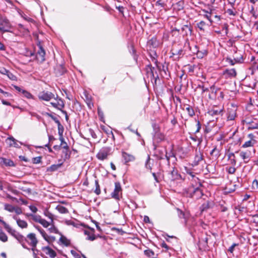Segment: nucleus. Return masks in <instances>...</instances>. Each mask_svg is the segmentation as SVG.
Here are the masks:
<instances>
[{
  "label": "nucleus",
  "instance_id": "obj_40",
  "mask_svg": "<svg viewBox=\"0 0 258 258\" xmlns=\"http://www.w3.org/2000/svg\"><path fill=\"white\" fill-rule=\"evenodd\" d=\"M0 240L4 242L8 240V237L4 232H0Z\"/></svg>",
  "mask_w": 258,
  "mask_h": 258
},
{
  "label": "nucleus",
  "instance_id": "obj_37",
  "mask_svg": "<svg viewBox=\"0 0 258 258\" xmlns=\"http://www.w3.org/2000/svg\"><path fill=\"white\" fill-rule=\"evenodd\" d=\"M15 206H13L10 204L5 205V209L10 212H14Z\"/></svg>",
  "mask_w": 258,
  "mask_h": 258
},
{
  "label": "nucleus",
  "instance_id": "obj_45",
  "mask_svg": "<svg viewBox=\"0 0 258 258\" xmlns=\"http://www.w3.org/2000/svg\"><path fill=\"white\" fill-rule=\"evenodd\" d=\"M71 253L74 256L75 258H80L81 257L80 254L78 252L76 251L75 250H71Z\"/></svg>",
  "mask_w": 258,
  "mask_h": 258
},
{
  "label": "nucleus",
  "instance_id": "obj_20",
  "mask_svg": "<svg viewBox=\"0 0 258 258\" xmlns=\"http://www.w3.org/2000/svg\"><path fill=\"white\" fill-rule=\"evenodd\" d=\"M43 249L47 250V252H46V254H48L51 258H54L56 255V253L55 251L49 246H45L43 248Z\"/></svg>",
  "mask_w": 258,
  "mask_h": 258
},
{
  "label": "nucleus",
  "instance_id": "obj_16",
  "mask_svg": "<svg viewBox=\"0 0 258 258\" xmlns=\"http://www.w3.org/2000/svg\"><path fill=\"white\" fill-rule=\"evenodd\" d=\"M0 164L5 165L7 166H14V163L13 161L9 159L3 157H0Z\"/></svg>",
  "mask_w": 258,
  "mask_h": 258
},
{
  "label": "nucleus",
  "instance_id": "obj_32",
  "mask_svg": "<svg viewBox=\"0 0 258 258\" xmlns=\"http://www.w3.org/2000/svg\"><path fill=\"white\" fill-rule=\"evenodd\" d=\"M203 195V193L201 189L199 188V189H197L195 191V195L193 197L194 199L198 200L201 198Z\"/></svg>",
  "mask_w": 258,
  "mask_h": 258
},
{
  "label": "nucleus",
  "instance_id": "obj_15",
  "mask_svg": "<svg viewBox=\"0 0 258 258\" xmlns=\"http://www.w3.org/2000/svg\"><path fill=\"white\" fill-rule=\"evenodd\" d=\"M8 231L11 233L20 244H21V242H23V236L22 234L17 232L15 230H12L11 229Z\"/></svg>",
  "mask_w": 258,
  "mask_h": 258
},
{
  "label": "nucleus",
  "instance_id": "obj_39",
  "mask_svg": "<svg viewBox=\"0 0 258 258\" xmlns=\"http://www.w3.org/2000/svg\"><path fill=\"white\" fill-rule=\"evenodd\" d=\"M39 223L41 224L44 228H47L49 225H51V223L47 221L46 220L42 219L40 221Z\"/></svg>",
  "mask_w": 258,
  "mask_h": 258
},
{
  "label": "nucleus",
  "instance_id": "obj_17",
  "mask_svg": "<svg viewBox=\"0 0 258 258\" xmlns=\"http://www.w3.org/2000/svg\"><path fill=\"white\" fill-rule=\"evenodd\" d=\"M186 172L189 175V177H188V178L191 181V182H192L191 183H199V179L195 176V173L194 172L190 171L189 170H187Z\"/></svg>",
  "mask_w": 258,
  "mask_h": 258
},
{
  "label": "nucleus",
  "instance_id": "obj_2",
  "mask_svg": "<svg viewBox=\"0 0 258 258\" xmlns=\"http://www.w3.org/2000/svg\"><path fill=\"white\" fill-rule=\"evenodd\" d=\"M12 25L9 20L5 16L0 14V31L10 32Z\"/></svg>",
  "mask_w": 258,
  "mask_h": 258
},
{
  "label": "nucleus",
  "instance_id": "obj_9",
  "mask_svg": "<svg viewBox=\"0 0 258 258\" xmlns=\"http://www.w3.org/2000/svg\"><path fill=\"white\" fill-rule=\"evenodd\" d=\"M249 140L246 141L242 145V148H246L251 147L256 143V140L254 139V136L252 134H249L248 135Z\"/></svg>",
  "mask_w": 258,
  "mask_h": 258
},
{
  "label": "nucleus",
  "instance_id": "obj_57",
  "mask_svg": "<svg viewBox=\"0 0 258 258\" xmlns=\"http://www.w3.org/2000/svg\"><path fill=\"white\" fill-rule=\"evenodd\" d=\"M153 127L155 133L159 132V127L157 124H154Z\"/></svg>",
  "mask_w": 258,
  "mask_h": 258
},
{
  "label": "nucleus",
  "instance_id": "obj_18",
  "mask_svg": "<svg viewBox=\"0 0 258 258\" xmlns=\"http://www.w3.org/2000/svg\"><path fill=\"white\" fill-rule=\"evenodd\" d=\"M13 218L16 220L17 223L20 227L22 228H26L27 227L28 224L25 221L18 218V217L16 216H14Z\"/></svg>",
  "mask_w": 258,
  "mask_h": 258
},
{
  "label": "nucleus",
  "instance_id": "obj_58",
  "mask_svg": "<svg viewBox=\"0 0 258 258\" xmlns=\"http://www.w3.org/2000/svg\"><path fill=\"white\" fill-rule=\"evenodd\" d=\"M205 14H206L204 15V17L205 18H206L211 23H212L213 21L211 18V15L209 14V13H205Z\"/></svg>",
  "mask_w": 258,
  "mask_h": 258
},
{
  "label": "nucleus",
  "instance_id": "obj_55",
  "mask_svg": "<svg viewBox=\"0 0 258 258\" xmlns=\"http://www.w3.org/2000/svg\"><path fill=\"white\" fill-rule=\"evenodd\" d=\"M227 13L230 16H235L236 15V13L230 9H229L227 10Z\"/></svg>",
  "mask_w": 258,
  "mask_h": 258
},
{
  "label": "nucleus",
  "instance_id": "obj_46",
  "mask_svg": "<svg viewBox=\"0 0 258 258\" xmlns=\"http://www.w3.org/2000/svg\"><path fill=\"white\" fill-rule=\"evenodd\" d=\"M227 61L229 63L231 66H233L235 62H238V61L236 59H234V60L230 58H227L226 59Z\"/></svg>",
  "mask_w": 258,
  "mask_h": 258
},
{
  "label": "nucleus",
  "instance_id": "obj_35",
  "mask_svg": "<svg viewBox=\"0 0 258 258\" xmlns=\"http://www.w3.org/2000/svg\"><path fill=\"white\" fill-rule=\"evenodd\" d=\"M22 94L24 97L28 99H33V96L30 92L25 90H22Z\"/></svg>",
  "mask_w": 258,
  "mask_h": 258
},
{
  "label": "nucleus",
  "instance_id": "obj_41",
  "mask_svg": "<svg viewBox=\"0 0 258 258\" xmlns=\"http://www.w3.org/2000/svg\"><path fill=\"white\" fill-rule=\"evenodd\" d=\"M206 26V24L203 21H201L197 24L198 27L201 30H204Z\"/></svg>",
  "mask_w": 258,
  "mask_h": 258
},
{
  "label": "nucleus",
  "instance_id": "obj_44",
  "mask_svg": "<svg viewBox=\"0 0 258 258\" xmlns=\"http://www.w3.org/2000/svg\"><path fill=\"white\" fill-rule=\"evenodd\" d=\"M227 171L229 174H233L236 171V169L234 167H229L227 168Z\"/></svg>",
  "mask_w": 258,
  "mask_h": 258
},
{
  "label": "nucleus",
  "instance_id": "obj_22",
  "mask_svg": "<svg viewBox=\"0 0 258 258\" xmlns=\"http://www.w3.org/2000/svg\"><path fill=\"white\" fill-rule=\"evenodd\" d=\"M246 123L247 124V128L248 130H254L258 128V122L257 121H246Z\"/></svg>",
  "mask_w": 258,
  "mask_h": 258
},
{
  "label": "nucleus",
  "instance_id": "obj_36",
  "mask_svg": "<svg viewBox=\"0 0 258 258\" xmlns=\"http://www.w3.org/2000/svg\"><path fill=\"white\" fill-rule=\"evenodd\" d=\"M95 184L96 188L94 190V192L96 195H99L101 192V190H100V185L99 184L98 180H95Z\"/></svg>",
  "mask_w": 258,
  "mask_h": 258
},
{
  "label": "nucleus",
  "instance_id": "obj_24",
  "mask_svg": "<svg viewBox=\"0 0 258 258\" xmlns=\"http://www.w3.org/2000/svg\"><path fill=\"white\" fill-rule=\"evenodd\" d=\"M62 165V163H59L57 164H53L47 169V172H53L58 170Z\"/></svg>",
  "mask_w": 258,
  "mask_h": 258
},
{
  "label": "nucleus",
  "instance_id": "obj_19",
  "mask_svg": "<svg viewBox=\"0 0 258 258\" xmlns=\"http://www.w3.org/2000/svg\"><path fill=\"white\" fill-rule=\"evenodd\" d=\"M6 143L10 147H18L19 146L17 141L13 137L8 138L6 140Z\"/></svg>",
  "mask_w": 258,
  "mask_h": 258
},
{
  "label": "nucleus",
  "instance_id": "obj_64",
  "mask_svg": "<svg viewBox=\"0 0 258 258\" xmlns=\"http://www.w3.org/2000/svg\"><path fill=\"white\" fill-rule=\"evenodd\" d=\"M161 247L165 248L166 250H168L169 249V247L164 242H162L161 244Z\"/></svg>",
  "mask_w": 258,
  "mask_h": 258
},
{
  "label": "nucleus",
  "instance_id": "obj_31",
  "mask_svg": "<svg viewBox=\"0 0 258 258\" xmlns=\"http://www.w3.org/2000/svg\"><path fill=\"white\" fill-rule=\"evenodd\" d=\"M171 174L172 175V178L174 180L179 179L181 177L180 175L178 173L177 170L174 168H173L172 171L171 172Z\"/></svg>",
  "mask_w": 258,
  "mask_h": 258
},
{
  "label": "nucleus",
  "instance_id": "obj_61",
  "mask_svg": "<svg viewBox=\"0 0 258 258\" xmlns=\"http://www.w3.org/2000/svg\"><path fill=\"white\" fill-rule=\"evenodd\" d=\"M8 70H6L5 68H2L0 69V73L4 75H7V73H8Z\"/></svg>",
  "mask_w": 258,
  "mask_h": 258
},
{
  "label": "nucleus",
  "instance_id": "obj_10",
  "mask_svg": "<svg viewBox=\"0 0 258 258\" xmlns=\"http://www.w3.org/2000/svg\"><path fill=\"white\" fill-rule=\"evenodd\" d=\"M223 111V107L218 108L215 106L210 109L208 111V114L212 116H216L220 114H222Z\"/></svg>",
  "mask_w": 258,
  "mask_h": 258
},
{
  "label": "nucleus",
  "instance_id": "obj_29",
  "mask_svg": "<svg viewBox=\"0 0 258 258\" xmlns=\"http://www.w3.org/2000/svg\"><path fill=\"white\" fill-rule=\"evenodd\" d=\"M48 217L51 219V227H50L49 229H48V230L51 233H56V234H57L58 233V229L54 226V225L53 224V219H52V216L50 215V216H49Z\"/></svg>",
  "mask_w": 258,
  "mask_h": 258
},
{
  "label": "nucleus",
  "instance_id": "obj_59",
  "mask_svg": "<svg viewBox=\"0 0 258 258\" xmlns=\"http://www.w3.org/2000/svg\"><path fill=\"white\" fill-rule=\"evenodd\" d=\"M176 238V237L174 236H169L167 234H165V238L166 239V241H168V242H170V239L169 238Z\"/></svg>",
  "mask_w": 258,
  "mask_h": 258
},
{
  "label": "nucleus",
  "instance_id": "obj_56",
  "mask_svg": "<svg viewBox=\"0 0 258 258\" xmlns=\"http://www.w3.org/2000/svg\"><path fill=\"white\" fill-rule=\"evenodd\" d=\"M156 39L155 38H152L151 40H150L148 42V43L149 44H151L152 45H153L154 46H156V44H155V42H156Z\"/></svg>",
  "mask_w": 258,
  "mask_h": 258
},
{
  "label": "nucleus",
  "instance_id": "obj_33",
  "mask_svg": "<svg viewBox=\"0 0 258 258\" xmlns=\"http://www.w3.org/2000/svg\"><path fill=\"white\" fill-rule=\"evenodd\" d=\"M198 58H202L207 54V51L206 50H198L197 53Z\"/></svg>",
  "mask_w": 258,
  "mask_h": 258
},
{
  "label": "nucleus",
  "instance_id": "obj_50",
  "mask_svg": "<svg viewBox=\"0 0 258 258\" xmlns=\"http://www.w3.org/2000/svg\"><path fill=\"white\" fill-rule=\"evenodd\" d=\"M29 208L30 210L34 213H36L38 211V209L35 206L30 205Z\"/></svg>",
  "mask_w": 258,
  "mask_h": 258
},
{
  "label": "nucleus",
  "instance_id": "obj_13",
  "mask_svg": "<svg viewBox=\"0 0 258 258\" xmlns=\"http://www.w3.org/2000/svg\"><path fill=\"white\" fill-rule=\"evenodd\" d=\"M191 186H189L186 190V196L187 197L192 198L194 197L195 191L197 189H199L198 186L195 187L194 186V183H191Z\"/></svg>",
  "mask_w": 258,
  "mask_h": 258
},
{
  "label": "nucleus",
  "instance_id": "obj_53",
  "mask_svg": "<svg viewBox=\"0 0 258 258\" xmlns=\"http://www.w3.org/2000/svg\"><path fill=\"white\" fill-rule=\"evenodd\" d=\"M41 158L40 157H37L34 158L33 159V162L35 164L39 163L41 162Z\"/></svg>",
  "mask_w": 258,
  "mask_h": 258
},
{
  "label": "nucleus",
  "instance_id": "obj_6",
  "mask_svg": "<svg viewBox=\"0 0 258 258\" xmlns=\"http://www.w3.org/2000/svg\"><path fill=\"white\" fill-rule=\"evenodd\" d=\"M109 152L110 149L109 148H102L97 154V158L100 160L106 159L109 155Z\"/></svg>",
  "mask_w": 258,
  "mask_h": 258
},
{
  "label": "nucleus",
  "instance_id": "obj_8",
  "mask_svg": "<svg viewBox=\"0 0 258 258\" xmlns=\"http://www.w3.org/2000/svg\"><path fill=\"white\" fill-rule=\"evenodd\" d=\"M252 155V152L250 150L242 151L239 153L240 157L242 159L245 163H247L250 160Z\"/></svg>",
  "mask_w": 258,
  "mask_h": 258
},
{
  "label": "nucleus",
  "instance_id": "obj_26",
  "mask_svg": "<svg viewBox=\"0 0 258 258\" xmlns=\"http://www.w3.org/2000/svg\"><path fill=\"white\" fill-rule=\"evenodd\" d=\"M36 229L41 234L43 238L47 242H49V237L47 235L45 231L39 226L36 227Z\"/></svg>",
  "mask_w": 258,
  "mask_h": 258
},
{
  "label": "nucleus",
  "instance_id": "obj_49",
  "mask_svg": "<svg viewBox=\"0 0 258 258\" xmlns=\"http://www.w3.org/2000/svg\"><path fill=\"white\" fill-rule=\"evenodd\" d=\"M6 75H7L8 78L12 80H15L16 79V76L9 71H8V73H7Z\"/></svg>",
  "mask_w": 258,
  "mask_h": 258
},
{
  "label": "nucleus",
  "instance_id": "obj_52",
  "mask_svg": "<svg viewBox=\"0 0 258 258\" xmlns=\"http://www.w3.org/2000/svg\"><path fill=\"white\" fill-rule=\"evenodd\" d=\"M177 214H178L179 217L180 218H184V214L183 213V212L181 210L179 209L178 208H177Z\"/></svg>",
  "mask_w": 258,
  "mask_h": 258
},
{
  "label": "nucleus",
  "instance_id": "obj_21",
  "mask_svg": "<svg viewBox=\"0 0 258 258\" xmlns=\"http://www.w3.org/2000/svg\"><path fill=\"white\" fill-rule=\"evenodd\" d=\"M165 137L163 134L160 132H156L154 133V140L156 141L157 142H160L163 141Z\"/></svg>",
  "mask_w": 258,
  "mask_h": 258
},
{
  "label": "nucleus",
  "instance_id": "obj_43",
  "mask_svg": "<svg viewBox=\"0 0 258 258\" xmlns=\"http://www.w3.org/2000/svg\"><path fill=\"white\" fill-rule=\"evenodd\" d=\"M144 253L145 255L149 257H151L154 255V252L152 250L150 249L145 250L144 251Z\"/></svg>",
  "mask_w": 258,
  "mask_h": 258
},
{
  "label": "nucleus",
  "instance_id": "obj_62",
  "mask_svg": "<svg viewBox=\"0 0 258 258\" xmlns=\"http://www.w3.org/2000/svg\"><path fill=\"white\" fill-rule=\"evenodd\" d=\"M89 132L90 133L91 135L93 138L95 139L97 138V136H96V134L94 133V132L92 130L90 129Z\"/></svg>",
  "mask_w": 258,
  "mask_h": 258
},
{
  "label": "nucleus",
  "instance_id": "obj_14",
  "mask_svg": "<svg viewBox=\"0 0 258 258\" xmlns=\"http://www.w3.org/2000/svg\"><path fill=\"white\" fill-rule=\"evenodd\" d=\"M122 157L124 159L125 164H126L129 162L133 161L135 159V157L133 155L130 154L125 152H122Z\"/></svg>",
  "mask_w": 258,
  "mask_h": 258
},
{
  "label": "nucleus",
  "instance_id": "obj_25",
  "mask_svg": "<svg viewBox=\"0 0 258 258\" xmlns=\"http://www.w3.org/2000/svg\"><path fill=\"white\" fill-rule=\"evenodd\" d=\"M59 242L61 243V244L68 246L70 245L71 241L69 239H68L66 237L61 235L59 239Z\"/></svg>",
  "mask_w": 258,
  "mask_h": 258
},
{
  "label": "nucleus",
  "instance_id": "obj_60",
  "mask_svg": "<svg viewBox=\"0 0 258 258\" xmlns=\"http://www.w3.org/2000/svg\"><path fill=\"white\" fill-rule=\"evenodd\" d=\"M222 31H224L225 34H227L228 33V25L227 24H224L223 28Z\"/></svg>",
  "mask_w": 258,
  "mask_h": 258
},
{
  "label": "nucleus",
  "instance_id": "obj_34",
  "mask_svg": "<svg viewBox=\"0 0 258 258\" xmlns=\"http://www.w3.org/2000/svg\"><path fill=\"white\" fill-rule=\"evenodd\" d=\"M228 158L230 159L231 164L235 165L236 163V161L235 159V156L234 153H229L228 155Z\"/></svg>",
  "mask_w": 258,
  "mask_h": 258
},
{
  "label": "nucleus",
  "instance_id": "obj_51",
  "mask_svg": "<svg viewBox=\"0 0 258 258\" xmlns=\"http://www.w3.org/2000/svg\"><path fill=\"white\" fill-rule=\"evenodd\" d=\"M14 212H15L17 215H20L22 213V211L20 208L18 207H15Z\"/></svg>",
  "mask_w": 258,
  "mask_h": 258
},
{
  "label": "nucleus",
  "instance_id": "obj_28",
  "mask_svg": "<svg viewBox=\"0 0 258 258\" xmlns=\"http://www.w3.org/2000/svg\"><path fill=\"white\" fill-rule=\"evenodd\" d=\"M60 140L61 141V145H63V148L64 150H66V158H69L70 157V154L68 153V152H69V151H68L69 147H68L67 143L64 142V139H63V138L62 137H60Z\"/></svg>",
  "mask_w": 258,
  "mask_h": 258
},
{
  "label": "nucleus",
  "instance_id": "obj_27",
  "mask_svg": "<svg viewBox=\"0 0 258 258\" xmlns=\"http://www.w3.org/2000/svg\"><path fill=\"white\" fill-rule=\"evenodd\" d=\"M26 216L27 217H30L34 221L38 222L39 223L40 221L42 219L41 217L38 215H35L33 214H27Z\"/></svg>",
  "mask_w": 258,
  "mask_h": 258
},
{
  "label": "nucleus",
  "instance_id": "obj_3",
  "mask_svg": "<svg viewBox=\"0 0 258 258\" xmlns=\"http://www.w3.org/2000/svg\"><path fill=\"white\" fill-rule=\"evenodd\" d=\"M38 97L41 100L49 101L55 98V95L50 92L43 91L39 92Z\"/></svg>",
  "mask_w": 258,
  "mask_h": 258
},
{
  "label": "nucleus",
  "instance_id": "obj_63",
  "mask_svg": "<svg viewBox=\"0 0 258 258\" xmlns=\"http://www.w3.org/2000/svg\"><path fill=\"white\" fill-rule=\"evenodd\" d=\"M198 88H201L202 89L203 93L208 91V88H205L204 86L199 85Z\"/></svg>",
  "mask_w": 258,
  "mask_h": 258
},
{
  "label": "nucleus",
  "instance_id": "obj_4",
  "mask_svg": "<svg viewBox=\"0 0 258 258\" xmlns=\"http://www.w3.org/2000/svg\"><path fill=\"white\" fill-rule=\"evenodd\" d=\"M111 195L113 198L116 200H119L122 195V188L119 182H115V188Z\"/></svg>",
  "mask_w": 258,
  "mask_h": 258
},
{
  "label": "nucleus",
  "instance_id": "obj_23",
  "mask_svg": "<svg viewBox=\"0 0 258 258\" xmlns=\"http://www.w3.org/2000/svg\"><path fill=\"white\" fill-rule=\"evenodd\" d=\"M224 74L227 75L228 77H235L236 76V72L235 69H232L229 70H226Z\"/></svg>",
  "mask_w": 258,
  "mask_h": 258
},
{
  "label": "nucleus",
  "instance_id": "obj_54",
  "mask_svg": "<svg viewBox=\"0 0 258 258\" xmlns=\"http://www.w3.org/2000/svg\"><path fill=\"white\" fill-rule=\"evenodd\" d=\"M238 245V244L236 243H233L228 249V251H229L231 253H233L234 247Z\"/></svg>",
  "mask_w": 258,
  "mask_h": 258
},
{
  "label": "nucleus",
  "instance_id": "obj_38",
  "mask_svg": "<svg viewBox=\"0 0 258 258\" xmlns=\"http://www.w3.org/2000/svg\"><path fill=\"white\" fill-rule=\"evenodd\" d=\"M186 110L190 116H192L195 115L194 110L193 109L192 107H191L190 106L187 105V106L186 108Z\"/></svg>",
  "mask_w": 258,
  "mask_h": 258
},
{
  "label": "nucleus",
  "instance_id": "obj_5",
  "mask_svg": "<svg viewBox=\"0 0 258 258\" xmlns=\"http://www.w3.org/2000/svg\"><path fill=\"white\" fill-rule=\"evenodd\" d=\"M237 107L232 104L230 107L227 109V120H234L236 116Z\"/></svg>",
  "mask_w": 258,
  "mask_h": 258
},
{
  "label": "nucleus",
  "instance_id": "obj_30",
  "mask_svg": "<svg viewBox=\"0 0 258 258\" xmlns=\"http://www.w3.org/2000/svg\"><path fill=\"white\" fill-rule=\"evenodd\" d=\"M56 209L61 214H66L69 212V211L67 209V208H66V207L61 205H58V206H57L56 207Z\"/></svg>",
  "mask_w": 258,
  "mask_h": 258
},
{
  "label": "nucleus",
  "instance_id": "obj_48",
  "mask_svg": "<svg viewBox=\"0 0 258 258\" xmlns=\"http://www.w3.org/2000/svg\"><path fill=\"white\" fill-rule=\"evenodd\" d=\"M209 208V204L208 202L205 203L201 207L202 211H204Z\"/></svg>",
  "mask_w": 258,
  "mask_h": 258
},
{
  "label": "nucleus",
  "instance_id": "obj_47",
  "mask_svg": "<svg viewBox=\"0 0 258 258\" xmlns=\"http://www.w3.org/2000/svg\"><path fill=\"white\" fill-rule=\"evenodd\" d=\"M150 161V157L149 156H148V158H147V159L146 161V163H145V167L147 169H151V166L149 164V162Z\"/></svg>",
  "mask_w": 258,
  "mask_h": 258
},
{
  "label": "nucleus",
  "instance_id": "obj_11",
  "mask_svg": "<svg viewBox=\"0 0 258 258\" xmlns=\"http://www.w3.org/2000/svg\"><path fill=\"white\" fill-rule=\"evenodd\" d=\"M95 230L93 228H90L88 230H85L84 233L87 235L86 240L93 241L96 238V236L94 234Z\"/></svg>",
  "mask_w": 258,
  "mask_h": 258
},
{
  "label": "nucleus",
  "instance_id": "obj_7",
  "mask_svg": "<svg viewBox=\"0 0 258 258\" xmlns=\"http://www.w3.org/2000/svg\"><path fill=\"white\" fill-rule=\"evenodd\" d=\"M37 45L39 49L37 52L36 58L39 61L42 62L45 60V51L40 42Z\"/></svg>",
  "mask_w": 258,
  "mask_h": 258
},
{
  "label": "nucleus",
  "instance_id": "obj_42",
  "mask_svg": "<svg viewBox=\"0 0 258 258\" xmlns=\"http://www.w3.org/2000/svg\"><path fill=\"white\" fill-rule=\"evenodd\" d=\"M203 160V155L202 154L199 152L197 153L195 156V161L199 163L200 161H202Z\"/></svg>",
  "mask_w": 258,
  "mask_h": 258
},
{
  "label": "nucleus",
  "instance_id": "obj_12",
  "mask_svg": "<svg viewBox=\"0 0 258 258\" xmlns=\"http://www.w3.org/2000/svg\"><path fill=\"white\" fill-rule=\"evenodd\" d=\"M55 100V102H51V104L55 108L60 109L64 107V103L62 100V99L58 97L57 95L55 96L54 98Z\"/></svg>",
  "mask_w": 258,
  "mask_h": 258
},
{
  "label": "nucleus",
  "instance_id": "obj_1",
  "mask_svg": "<svg viewBox=\"0 0 258 258\" xmlns=\"http://www.w3.org/2000/svg\"><path fill=\"white\" fill-rule=\"evenodd\" d=\"M38 243V240L35 233H30L27 234L26 237L23 236V242L21 245L23 248L28 249L26 245L27 243L31 247V250L34 251L36 250V247Z\"/></svg>",
  "mask_w": 258,
  "mask_h": 258
}]
</instances>
